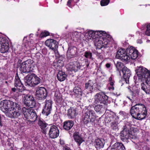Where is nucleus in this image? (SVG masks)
Instances as JSON below:
<instances>
[{
    "label": "nucleus",
    "instance_id": "cd10ccee",
    "mask_svg": "<svg viewBox=\"0 0 150 150\" xmlns=\"http://www.w3.org/2000/svg\"><path fill=\"white\" fill-rule=\"evenodd\" d=\"M54 96L55 101L59 103H61L62 100V96L60 93L58 91H56L55 92Z\"/></svg>",
    "mask_w": 150,
    "mask_h": 150
},
{
    "label": "nucleus",
    "instance_id": "49530a36",
    "mask_svg": "<svg viewBox=\"0 0 150 150\" xmlns=\"http://www.w3.org/2000/svg\"><path fill=\"white\" fill-rule=\"evenodd\" d=\"M110 0H102L100 2L102 6L107 5L110 2Z\"/></svg>",
    "mask_w": 150,
    "mask_h": 150
},
{
    "label": "nucleus",
    "instance_id": "1a4fd4ad",
    "mask_svg": "<svg viewBox=\"0 0 150 150\" xmlns=\"http://www.w3.org/2000/svg\"><path fill=\"white\" fill-rule=\"evenodd\" d=\"M21 114V108L18 103L14 107H13L8 113H7L6 115L11 118H15L18 117Z\"/></svg>",
    "mask_w": 150,
    "mask_h": 150
},
{
    "label": "nucleus",
    "instance_id": "c756f323",
    "mask_svg": "<svg viewBox=\"0 0 150 150\" xmlns=\"http://www.w3.org/2000/svg\"><path fill=\"white\" fill-rule=\"evenodd\" d=\"M86 35L89 39L96 38V36H95L96 35V33H95V31L92 30H88L86 33Z\"/></svg>",
    "mask_w": 150,
    "mask_h": 150
},
{
    "label": "nucleus",
    "instance_id": "0eeeda50",
    "mask_svg": "<svg viewBox=\"0 0 150 150\" xmlns=\"http://www.w3.org/2000/svg\"><path fill=\"white\" fill-rule=\"evenodd\" d=\"M18 104V103L13 102L10 100H3L0 103V108L6 115Z\"/></svg>",
    "mask_w": 150,
    "mask_h": 150
},
{
    "label": "nucleus",
    "instance_id": "412c9836",
    "mask_svg": "<svg viewBox=\"0 0 150 150\" xmlns=\"http://www.w3.org/2000/svg\"><path fill=\"white\" fill-rule=\"evenodd\" d=\"M76 109L73 108H70L68 110V115L71 119L74 118L76 115Z\"/></svg>",
    "mask_w": 150,
    "mask_h": 150
},
{
    "label": "nucleus",
    "instance_id": "2f4dec72",
    "mask_svg": "<svg viewBox=\"0 0 150 150\" xmlns=\"http://www.w3.org/2000/svg\"><path fill=\"white\" fill-rule=\"evenodd\" d=\"M135 131L134 129L132 127H131L130 123L129 122H127L124 126L123 130L122 131Z\"/></svg>",
    "mask_w": 150,
    "mask_h": 150
},
{
    "label": "nucleus",
    "instance_id": "72a5a7b5",
    "mask_svg": "<svg viewBox=\"0 0 150 150\" xmlns=\"http://www.w3.org/2000/svg\"><path fill=\"white\" fill-rule=\"evenodd\" d=\"M96 45L97 46V48L98 49H101L103 47V46L102 44V41L101 38H99L98 41L96 43Z\"/></svg>",
    "mask_w": 150,
    "mask_h": 150
},
{
    "label": "nucleus",
    "instance_id": "5701e85b",
    "mask_svg": "<svg viewBox=\"0 0 150 150\" xmlns=\"http://www.w3.org/2000/svg\"><path fill=\"white\" fill-rule=\"evenodd\" d=\"M57 77L58 80L62 81L66 79L67 76L65 72L62 71H59L57 74Z\"/></svg>",
    "mask_w": 150,
    "mask_h": 150
},
{
    "label": "nucleus",
    "instance_id": "0e129e2a",
    "mask_svg": "<svg viewBox=\"0 0 150 150\" xmlns=\"http://www.w3.org/2000/svg\"><path fill=\"white\" fill-rule=\"evenodd\" d=\"M60 143L61 145H63L65 144L63 140H60Z\"/></svg>",
    "mask_w": 150,
    "mask_h": 150
},
{
    "label": "nucleus",
    "instance_id": "f8f14e48",
    "mask_svg": "<svg viewBox=\"0 0 150 150\" xmlns=\"http://www.w3.org/2000/svg\"><path fill=\"white\" fill-rule=\"evenodd\" d=\"M52 105V101L51 100H46L42 113L46 116H48L51 113Z\"/></svg>",
    "mask_w": 150,
    "mask_h": 150
},
{
    "label": "nucleus",
    "instance_id": "680f3d73",
    "mask_svg": "<svg viewBox=\"0 0 150 150\" xmlns=\"http://www.w3.org/2000/svg\"><path fill=\"white\" fill-rule=\"evenodd\" d=\"M124 115V118L125 119L127 117L128 115L127 113H126L125 112H122V115Z\"/></svg>",
    "mask_w": 150,
    "mask_h": 150
},
{
    "label": "nucleus",
    "instance_id": "a211bd4d",
    "mask_svg": "<svg viewBox=\"0 0 150 150\" xmlns=\"http://www.w3.org/2000/svg\"><path fill=\"white\" fill-rule=\"evenodd\" d=\"M94 83L91 80H89L85 84V88L87 89L90 93H92L95 91V89L93 87Z\"/></svg>",
    "mask_w": 150,
    "mask_h": 150
},
{
    "label": "nucleus",
    "instance_id": "6e6d98bb",
    "mask_svg": "<svg viewBox=\"0 0 150 150\" xmlns=\"http://www.w3.org/2000/svg\"><path fill=\"white\" fill-rule=\"evenodd\" d=\"M22 60L19 59L17 63V66L18 67L20 66V65L21 64Z\"/></svg>",
    "mask_w": 150,
    "mask_h": 150
},
{
    "label": "nucleus",
    "instance_id": "4468645a",
    "mask_svg": "<svg viewBox=\"0 0 150 150\" xmlns=\"http://www.w3.org/2000/svg\"><path fill=\"white\" fill-rule=\"evenodd\" d=\"M122 81L124 80L126 83H128L129 82V79L131 75L130 70L126 67L124 66L122 68Z\"/></svg>",
    "mask_w": 150,
    "mask_h": 150
},
{
    "label": "nucleus",
    "instance_id": "393cba45",
    "mask_svg": "<svg viewBox=\"0 0 150 150\" xmlns=\"http://www.w3.org/2000/svg\"><path fill=\"white\" fill-rule=\"evenodd\" d=\"M32 109L30 108H27L25 107H23L22 109V111L25 117L27 119L28 116H30V112Z\"/></svg>",
    "mask_w": 150,
    "mask_h": 150
},
{
    "label": "nucleus",
    "instance_id": "58836bf2",
    "mask_svg": "<svg viewBox=\"0 0 150 150\" xmlns=\"http://www.w3.org/2000/svg\"><path fill=\"white\" fill-rule=\"evenodd\" d=\"M22 97L23 98V100H31L34 99L33 97L30 95L26 94H23Z\"/></svg>",
    "mask_w": 150,
    "mask_h": 150
},
{
    "label": "nucleus",
    "instance_id": "e433bc0d",
    "mask_svg": "<svg viewBox=\"0 0 150 150\" xmlns=\"http://www.w3.org/2000/svg\"><path fill=\"white\" fill-rule=\"evenodd\" d=\"M28 104L25 105V106L31 108H34L35 105V102L34 98L33 100H31L28 103Z\"/></svg>",
    "mask_w": 150,
    "mask_h": 150
},
{
    "label": "nucleus",
    "instance_id": "c85d7f7f",
    "mask_svg": "<svg viewBox=\"0 0 150 150\" xmlns=\"http://www.w3.org/2000/svg\"><path fill=\"white\" fill-rule=\"evenodd\" d=\"M37 116L35 112L32 109L30 112V116H28V118L27 119L31 120V121H35L37 119Z\"/></svg>",
    "mask_w": 150,
    "mask_h": 150
},
{
    "label": "nucleus",
    "instance_id": "de8ad7c7",
    "mask_svg": "<svg viewBox=\"0 0 150 150\" xmlns=\"http://www.w3.org/2000/svg\"><path fill=\"white\" fill-rule=\"evenodd\" d=\"M102 41V44L104 48H105L107 47V45L108 44V41L105 38H101Z\"/></svg>",
    "mask_w": 150,
    "mask_h": 150
},
{
    "label": "nucleus",
    "instance_id": "864d4df0",
    "mask_svg": "<svg viewBox=\"0 0 150 150\" xmlns=\"http://www.w3.org/2000/svg\"><path fill=\"white\" fill-rule=\"evenodd\" d=\"M122 46L125 47V48H123V49H125V50H126L127 48H129L130 47H129V44L126 42H125L123 43Z\"/></svg>",
    "mask_w": 150,
    "mask_h": 150
},
{
    "label": "nucleus",
    "instance_id": "69168bd1",
    "mask_svg": "<svg viewBox=\"0 0 150 150\" xmlns=\"http://www.w3.org/2000/svg\"><path fill=\"white\" fill-rule=\"evenodd\" d=\"M110 64L109 63H107L106 64V67L108 68H110Z\"/></svg>",
    "mask_w": 150,
    "mask_h": 150
},
{
    "label": "nucleus",
    "instance_id": "09e8293b",
    "mask_svg": "<svg viewBox=\"0 0 150 150\" xmlns=\"http://www.w3.org/2000/svg\"><path fill=\"white\" fill-rule=\"evenodd\" d=\"M59 131V130L58 127L55 125H52L50 127V129L49 131Z\"/></svg>",
    "mask_w": 150,
    "mask_h": 150
},
{
    "label": "nucleus",
    "instance_id": "dca6fc26",
    "mask_svg": "<svg viewBox=\"0 0 150 150\" xmlns=\"http://www.w3.org/2000/svg\"><path fill=\"white\" fill-rule=\"evenodd\" d=\"M14 86L19 91H21L23 85L21 82L20 78L17 74L15 76V79Z\"/></svg>",
    "mask_w": 150,
    "mask_h": 150
},
{
    "label": "nucleus",
    "instance_id": "39448f33",
    "mask_svg": "<svg viewBox=\"0 0 150 150\" xmlns=\"http://www.w3.org/2000/svg\"><path fill=\"white\" fill-rule=\"evenodd\" d=\"M26 85L34 87L39 84L41 82V79L34 74H30L24 79Z\"/></svg>",
    "mask_w": 150,
    "mask_h": 150
},
{
    "label": "nucleus",
    "instance_id": "13d9d810",
    "mask_svg": "<svg viewBox=\"0 0 150 150\" xmlns=\"http://www.w3.org/2000/svg\"><path fill=\"white\" fill-rule=\"evenodd\" d=\"M63 149L64 150H72L69 147H68L66 145H65L64 146Z\"/></svg>",
    "mask_w": 150,
    "mask_h": 150
},
{
    "label": "nucleus",
    "instance_id": "9b49d317",
    "mask_svg": "<svg viewBox=\"0 0 150 150\" xmlns=\"http://www.w3.org/2000/svg\"><path fill=\"white\" fill-rule=\"evenodd\" d=\"M45 45L55 52L57 50L58 43L53 39H48L45 42Z\"/></svg>",
    "mask_w": 150,
    "mask_h": 150
},
{
    "label": "nucleus",
    "instance_id": "3c124183",
    "mask_svg": "<svg viewBox=\"0 0 150 150\" xmlns=\"http://www.w3.org/2000/svg\"><path fill=\"white\" fill-rule=\"evenodd\" d=\"M74 3V0H68L67 5L69 7H71L72 4Z\"/></svg>",
    "mask_w": 150,
    "mask_h": 150
},
{
    "label": "nucleus",
    "instance_id": "6e6552de",
    "mask_svg": "<svg viewBox=\"0 0 150 150\" xmlns=\"http://www.w3.org/2000/svg\"><path fill=\"white\" fill-rule=\"evenodd\" d=\"M32 66L31 60L28 59L22 63L19 67V70L22 73H28L32 71L33 70Z\"/></svg>",
    "mask_w": 150,
    "mask_h": 150
},
{
    "label": "nucleus",
    "instance_id": "e2e57ef3",
    "mask_svg": "<svg viewBox=\"0 0 150 150\" xmlns=\"http://www.w3.org/2000/svg\"><path fill=\"white\" fill-rule=\"evenodd\" d=\"M137 43L141 44L142 43V41L141 39H139L137 40Z\"/></svg>",
    "mask_w": 150,
    "mask_h": 150
},
{
    "label": "nucleus",
    "instance_id": "4be33fe9",
    "mask_svg": "<svg viewBox=\"0 0 150 150\" xmlns=\"http://www.w3.org/2000/svg\"><path fill=\"white\" fill-rule=\"evenodd\" d=\"M74 122L71 120L65 122L63 125L64 128L66 130H69L72 127Z\"/></svg>",
    "mask_w": 150,
    "mask_h": 150
},
{
    "label": "nucleus",
    "instance_id": "774afa93",
    "mask_svg": "<svg viewBox=\"0 0 150 150\" xmlns=\"http://www.w3.org/2000/svg\"><path fill=\"white\" fill-rule=\"evenodd\" d=\"M120 138L121 139H122V132H120Z\"/></svg>",
    "mask_w": 150,
    "mask_h": 150
},
{
    "label": "nucleus",
    "instance_id": "5fc2aeb1",
    "mask_svg": "<svg viewBox=\"0 0 150 150\" xmlns=\"http://www.w3.org/2000/svg\"><path fill=\"white\" fill-rule=\"evenodd\" d=\"M57 64L60 67H62L63 66V62L62 60H59L57 62Z\"/></svg>",
    "mask_w": 150,
    "mask_h": 150
},
{
    "label": "nucleus",
    "instance_id": "8fccbe9b",
    "mask_svg": "<svg viewBox=\"0 0 150 150\" xmlns=\"http://www.w3.org/2000/svg\"><path fill=\"white\" fill-rule=\"evenodd\" d=\"M49 35V33L47 31H45L44 32L41 33L40 35V38H42Z\"/></svg>",
    "mask_w": 150,
    "mask_h": 150
},
{
    "label": "nucleus",
    "instance_id": "bf43d9fd",
    "mask_svg": "<svg viewBox=\"0 0 150 150\" xmlns=\"http://www.w3.org/2000/svg\"><path fill=\"white\" fill-rule=\"evenodd\" d=\"M142 150H150V149H149L146 146H145L142 148Z\"/></svg>",
    "mask_w": 150,
    "mask_h": 150
},
{
    "label": "nucleus",
    "instance_id": "7c9ffc66",
    "mask_svg": "<svg viewBox=\"0 0 150 150\" xmlns=\"http://www.w3.org/2000/svg\"><path fill=\"white\" fill-rule=\"evenodd\" d=\"M111 150H122V143H116L112 145Z\"/></svg>",
    "mask_w": 150,
    "mask_h": 150
},
{
    "label": "nucleus",
    "instance_id": "7ed1b4c3",
    "mask_svg": "<svg viewBox=\"0 0 150 150\" xmlns=\"http://www.w3.org/2000/svg\"><path fill=\"white\" fill-rule=\"evenodd\" d=\"M108 97L103 93H97L95 96L94 107L95 111L97 112L102 111L104 109V106L108 103Z\"/></svg>",
    "mask_w": 150,
    "mask_h": 150
},
{
    "label": "nucleus",
    "instance_id": "a18cd8bd",
    "mask_svg": "<svg viewBox=\"0 0 150 150\" xmlns=\"http://www.w3.org/2000/svg\"><path fill=\"white\" fill-rule=\"evenodd\" d=\"M111 127L113 130H118V127L117 126L116 121L113 122L111 124Z\"/></svg>",
    "mask_w": 150,
    "mask_h": 150
},
{
    "label": "nucleus",
    "instance_id": "603ef678",
    "mask_svg": "<svg viewBox=\"0 0 150 150\" xmlns=\"http://www.w3.org/2000/svg\"><path fill=\"white\" fill-rule=\"evenodd\" d=\"M110 132V133H108L110 134V137H111V139H113V138H115L116 139V137L117 136L115 134V133L113 132H112V133H111V132Z\"/></svg>",
    "mask_w": 150,
    "mask_h": 150
},
{
    "label": "nucleus",
    "instance_id": "c9c22d12",
    "mask_svg": "<svg viewBox=\"0 0 150 150\" xmlns=\"http://www.w3.org/2000/svg\"><path fill=\"white\" fill-rule=\"evenodd\" d=\"M95 32L96 33V35L95 36H96V38H97V39L99 37V38H102V35H105L106 34L105 32L103 31H95Z\"/></svg>",
    "mask_w": 150,
    "mask_h": 150
},
{
    "label": "nucleus",
    "instance_id": "b1692460",
    "mask_svg": "<svg viewBox=\"0 0 150 150\" xmlns=\"http://www.w3.org/2000/svg\"><path fill=\"white\" fill-rule=\"evenodd\" d=\"M38 124L40 128L43 130V131H46L47 130V128H47L46 127L48 124L46 123L45 121L40 119L38 121Z\"/></svg>",
    "mask_w": 150,
    "mask_h": 150
},
{
    "label": "nucleus",
    "instance_id": "37998d69",
    "mask_svg": "<svg viewBox=\"0 0 150 150\" xmlns=\"http://www.w3.org/2000/svg\"><path fill=\"white\" fill-rule=\"evenodd\" d=\"M53 120L56 123H59L60 122V117L57 114H55L53 116Z\"/></svg>",
    "mask_w": 150,
    "mask_h": 150
},
{
    "label": "nucleus",
    "instance_id": "052dcab7",
    "mask_svg": "<svg viewBox=\"0 0 150 150\" xmlns=\"http://www.w3.org/2000/svg\"><path fill=\"white\" fill-rule=\"evenodd\" d=\"M23 100V103L25 105H26L27 104H28V103L29 102V101L30 100Z\"/></svg>",
    "mask_w": 150,
    "mask_h": 150
},
{
    "label": "nucleus",
    "instance_id": "a878e982",
    "mask_svg": "<svg viewBox=\"0 0 150 150\" xmlns=\"http://www.w3.org/2000/svg\"><path fill=\"white\" fill-rule=\"evenodd\" d=\"M74 95L76 97H78L82 95V91L81 88L78 87H75L73 89Z\"/></svg>",
    "mask_w": 150,
    "mask_h": 150
},
{
    "label": "nucleus",
    "instance_id": "ea45409f",
    "mask_svg": "<svg viewBox=\"0 0 150 150\" xmlns=\"http://www.w3.org/2000/svg\"><path fill=\"white\" fill-rule=\"evenodd\" d=\"M122 49L121 48H120L118 50L115 56V57L117 59L122 60V56H121L122 55Z\"/></svg>",
    "mask_w": 150,
    "mask_h": 150
},
{
    "label": "nucleus",
    "instance_id": "f257e3e1",
    "mask_svg": "<svg viewBox=\"0 0 150 150\" xmlns=\"http://www.w3.org/2000/svg\"><path fill=\"white\" fill-rule=\"evenodd\" d=\"M138 79L141 81L142 89L147 94L150 93V71L142 66L137 67L135 70Z\"/></svg>",
    "mask_w": 150,
    "mask_h": 150
},
{
    "label": "nucleus",
    "instance_id": "6ab92c4d",
    "mask_svg": "<svg viewBox=\"0 0 150 150\" xmlns=\"http://www.w3.org/2000/svg\"><path fill=\"white\" fill-rule=\"evenodd\" d=\"M105 144L104 141L103 139H97L94 142L95 146L96 148L100 149L103 148Z\"/></svg>",
    "mask_w": 150,
    "mask_h": 150
},
{
    "label": "nucleus",
    "instance_id": "aec40b11",
    "mask_svg": "<svg viewBox=\"0 0 150 150\" xmlns=\"http://www.w3.org/2000/svg\"><path fill=\"white\" fill-rule=\"evenodd\" d=\"M141 30L145 33V35L150 36V23L145 24L142 26Z\"/></svg>",
    "mask_w": 150,
    "mask_h": 150
},
{
    "label": "nucleus",
    "instance_id": "4d7b16f0",
    "mask_svg": "<svg viewBox=\"0 0 150 150\" xmlns=\"http://www.w3.org/2000/svg\"><path fill=\"white\" fill-rule=\"evenodd\" d=\"M8 145L9 146H11V147H10L9 150H14L13 149V148L12 146H13V144L11 143H9L8 144Z\"/></svg>",
    "mask_w": 150,
    "mask_h": 150
},
{
    "label": "nucleus",
    "instance_id": "338daca9",
    "mask_svg": "<svg viewBox=\"0 0 150 150\" xmlns=\"http://www.w3.org/2000/svg\"><path fill=\"white\" fill-rule=\"evenodd\" d=\"M16 88H13L11 89L12 91L14 92L16 91Z\"/></svg>",
    "mask_w": 150,
    "mask_h": 150
},
{
    "label": "nucleus",
    "instance_id": "f3484780",
    "mask_svg": "<svg viewBox=\"0 0 150 150\" xmlns=\"http://www.w3.org/2000/svg\"><path fill=\"white\" fill-rule=\"evenodd\" d=\"M73 137L75 141L79 145L83 141V136L80 134L79 132H75L73 135Z\"/></svg>",
    "mask_w": 150,
    "mask_h": 150
},
{
    "label": "nucleus",
    "instance_id": "4c0bfd02",
    "mask_svg": "<svg viewBox=\"0 0 150 150\" xmlns=\"http://www.w3.org/2000/svg\"><path fill=\"white\" fill-rule=\"evenodd\" d=\"M108 81L109 82V84L111 86V87H109V89L110 90H113L114 89V88L113 86L114 85L115 81L112 79V78L110 77L109 78Z\"/></svg>",
    "mask_w": 150,
    "mask_h": 150
},
{
    "label": "nucleus",
    "instance_id": "bb28decb",
    "mask_svg": "<svg viewBox=\"0 0 150 150\" xmlns=\"http://www.w3.org/2000/svg\"><path fill=\"white\" fill-rule=\"evenodd\" d=\"M8 43H6L4 45H0V52L2 53H5L8 51L9 48Z\"/></svg>",
    "mask_w": 150,
    "mask_h": 150
},
{
    "label": "nucleus",
    "instance_id": "c03bdc74",
    "mask_svg": "<svg viewBox=\"0 0 150 150\" xmlns=\"http://www.w3.org/2000/svg\"><path fill=\"white\" fill-rule=\"evenodd\" d=\"M6 43H8V41L6 40L5 38L0 36V45H2L6 44Z\"/></svg>",
    "mask_w": 150,
    "mask_h": 150
},
{
    "label": "nucleus",
    "instance_id": "a19ab883",
    "mask_svg": "<svg viewBox=\"0 0 150 150\" xmlns=\"http://www.w3.org/2000/svg\"><path fill=\"white\" fill-rule=\"evenodd\" d=\"M84 56L86 58L91 59L92 60L93 59V58L92 57V54L91 52L89 51H86L84 54Z\"/></svg>",
    "mask_w": 150,
    "mask_h": 150
},
{
    "label": "nucleus",
    "instance_id": "f03ea898",
    "mask_svg": "<svg viewBox=\"0 0 150 150\" xmlns=\"http://www.w3.org/2000/svg\"><path fill=\"white\" fill-rule=\"evenodd\" d=\"M130 112L133 117L136 119L142 120L146 116L147 110L144 105L139 103L132 106L130 110Z\"/></svg>",
    "mask_w": 150,
    "mask_h": 150
},
{
    "label": "nucleus",
    "instance_id": "79ce46f5",
    "mask_svg": "<svg viewBox=\"0 0 150 150\" xmlns=\"http://www.w3.org/2000/svg\"><path fill=\"white\" fill-rule=\"evenodd\" d=\"M116 66L117 69V70L120 73V75L121 76V74L120 72V71L122 70L121 62H119L118 61L116 64Z\"/></svg>",
    "mask_w": 150,
    "mask_h": 150
},
{
    "label": "nucleus",
    "instance_id": "2eb2a0df",
    "mask_svg": "<svg viewBox=\"0 0 150 150\" xmlns=\"http://www.w3.org/2000/svg\"><path fill=\"white\" fill-rule=\"evenodd\" d=\"M81 65L79 63L77 62H71L69 64L68 66L69 70L71 71H77L80 69Z\"/></svg>",
    "mask_w": 150,
    "mask_h": 150
},
{
    "label": "nucleus",
    "instance_id": "20e7f679",
    "mask_svg": "<svg viewBox=\"0 0 150 150\" xmlns=\"http://www.w3.org/2000/svg\"><path fill=\"white\" fill-rule=\"evenodd\" d=\"M138 51L132 46L126 50L122 48V64H127L130 61V59H135L138 56Z\"/></svg>",
    "mask_w": 150,
    "mask_h": 150
},
{
    "label": "nucleus",
    "instance_id": "473e14b6",
    "mask_svg": "<svg viewBox=\"0 0 150 150\" xmlns=\"http://www.w3.org/2000/svg\"><path fill=\"white\" fill-rule=\"evenodd\" d=\"M116 117H117L116 115H112L110 116H109L105 119V121L108 123L111 122V125L112 124V123L113 122L116 121Z\"/></svg>",
    "mask_w": 150,
    "mask_h": 150
},
{
    "label": "nucleus",
    "instance_id": "9d476101",
    "mask_svg": "<svg viewBox=\"0 0 150 150\" xmlns=\"http://www.w3.org/2000/svg\"><path fill=\"white\" fill-rule=\"evenodd\" d=\"M36 96L40 100L45 99L47 96L46 89L43 87H40L37 88L35 93Z\"/></svg>",
    "mask_w": 150,
    "mask_h": 150
},
{
    "label": "nucleus",
    "instance_id": "ddd939ff",
    "mask_svg": "<svg viewBox=\"0 0 150 150\" xmlns=\"http://www.w3.org/2000/svg\"><path fill=\"white\" fill-rule=\"evenodd\" d=\"M77 52V49L76 47L74 46L69 47L67 52V58L70 59L75 57Z\"/></svg>",
    "mask_w": 150,
    "mask_h": 150
},
{
    "label": "nucleus",
    "instance_id": "f704fd0d",
    "mask_svg": "<svg viewBox=\"0 0 150 150\" xmlns=\"http://www.w3.org/2000/svg\"><path fill=\"white\" fill-rule=\"evenodd\" d=\"M59 132H49L50 137L52 139L57 137L59 135Z\"/></svg>",
    "mask_w": 150,
    "mask_h": 150
},
{
    "label": "nucleus",
    "instance_id": "423d86ee",
    "mask_svg": "<svg viewBox=\"0 0 150 150\" xmlns=\"http://www.w3.org/2000/svg\"><path fill=\"white\" fill-rule=\"evenodd\" d=\"M95 113L92 110L88 108L86 109L82 116V120L85 125L94 122Z\"/></svg>",
    "mask_w": 150,
    "mask_h": 150
}]
</instances>
